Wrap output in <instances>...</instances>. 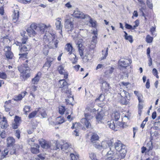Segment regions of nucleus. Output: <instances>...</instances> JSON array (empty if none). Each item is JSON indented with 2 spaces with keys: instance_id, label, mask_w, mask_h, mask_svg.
<instances>
[{
  "instance_id": "57",
  "label": "nucleus",
  "mask_w": 160,
  "mask_h": 160,
  "mask_svg": "<svg viewBox=\"0 0 160 160\" xmlns=\"http://www.w3.org/2000/svg\"><path fill=\"white\" fill-rule=\"evenodd\" d=\"M152 73L155 76H156L157 78H158V71L156 69L154 68L152 70Z\"/></svg>"
},
{
  "instance_id": "12",
  "label": "nucleus",
  "mask_w": 160,
  "mask_h": 160,
  "mask_svg": "<svg viewBox=\"0 0 160 160\" xmlns=\"http://www.w3.org/2000/svg\"><path fill=\"white\" fill-rule=\"evenodd\" d=\"M72 15L75 17L81 19L85 18L86 16H88V15L86 16L82 12H81L78 10H75Z\"/></svg>"
},
{
  "instance_id": "64",
  "label": "nucleus",
  "mask_w": 160,
  "mask_h": 160,
  "mask_svg": "<svg viewBox=\"0 0 160 160\" xmlns=\"http://www.w3.org/2000/svg\"><path fill=\"white\" fill-rule=\"evenodd\" d=\"M138 99L139 101V103H142L143 102V100L142 99V98L141 96H138Z\"/></svg>"
},
{
  "instance_id": "17",
  "label": "nucleus",
  "mask_w": 160,
  "mask_h": 160,
  "mask_svg": "<svg viewBox=\"0 0 160 160\" xmlns=\"http://www.w3.org/2000/svg\"><path fill=\"white\" fill-rule=\"evenodd\" d=\"M39 145L37 144H34V145H32L31 147V150L32 153L33 154H37L39 152Z\"/></svg>"
},
{
  "instance_id": "27",
  "label": "nucleus",
  "mask_w": 160,
  "mask_h": 160,
  "mask_svg": "<svg viewBox=\"0 0 160 160\" xmlns=\"http://www.w3.org/2000/svg\"><path fill=\"white\" fill-rule=\"evenodd\" d=\"M98 135L97 134L93 133L91 137V141L93 143L94 145V144L95 143L97 144L98 143L96 141H98Z\"/></svg>"
},
{
  "instance_id": "26",
  "label": "nucleus",
  "mask_w": 160,
  "mask_h": 160,
  "mask_svg": "<svg viewBox=\"0 0 160 160\" xmlns=\"http://www.w3.org/2000/svg\"><path fill=\"white\" fill-rule=\"evenodd\" d=\"M7 144L8 146L13 145L15 142V139L12 137H8L7 138Z\"/></svg>"
},
{
  "instance_id": "9",
  "label": "nucleus",
  "mask_w": 160,
  "mask_h": 160,
  "mask_svg": "<svg viewBox=\"0 0 160 160\" xmlns=\"http://www.w3.org/2000/svg\"><path fill=\"white\" fill-rule=\"evenodd\" d=\"M65 27L68 29V31L71 32L74 28L73 20L70 19H68L65 22Z\"/></svg>"
},
{
  "instance_id": "22",
  "label": "nucleus",
  "mask_w": 160,
  "mask_h": 160,
  "mask_svg": "<svg viewBox=\"0 0 160 160\" xmlns=\"http://www.w3.org/2000/svg\"><path fill=\"white\" fill-rule=\"evenodd\" d=\"M27 93V92L26 91L21 93L14 97V100L17 101L22 100Z\"/></svg>"
},
{
  "instance_id": "47",
  "label": "nucleus",
  "mask_w": 160,
  "mask_h": 160,
  "mask_svg": "<svg viewBox=\"0 0 160 160\" xmlns=\"http://www.w3.org/2000/svg\"><path fill=\"white\" fill-rule=\"evenodd\" d=\"M146 4L148 7L152 9L153 8V5L152 3V0H147Z\"/></svg>"
},
{
  "instance_id": "28",
  "label": "nucleus",
  "mask_w": 160,
  "mask_h": 160,
  "mask_svg": "<svg viewBox=\"0 0 160 160\" xmlns=\"http://www.w3.org/2000/svg\"><path fill=\"white\" fill-rule=\"evenodd\" d=\"M39 113L41 115L43 118H46L47 114L45 110L43 108H39L38 110Z\"/></svg>"
},
{
  "instance_id": "34",
  "label": "nucleus",
  "mask_w": 160,
  "mask_h": 160,
  "mask_svg": "<svg viewBox=\"0 0 160 160\" xmlns=\"http://www.w3.org/2000/svg\"><path fill=\"white\" fill-rule=\"evenodd\" d=\"M112 117L114 118L116 121H117L119 119L120 117V114L118 112H116L112 114Z\"/></svg>"
},
{
  "instance_id": "10",
  "label": "nucleus",
  "mask_w": 160,
  "mask_h": 160,
  "mask_svg": "<svg viewBox=\"0 0 160 160\" xmlns=\"http://www.w3.org/2000/svg\"><path fill=\"white\" fill-rule=\"evenodd\" d=\"M132 62L130 60L121 59L118 61V64L121 67L126 68Z\"/></svg>"
},
{
  "instance_id": "43",
  "label": "nucleus",
  "mask_w": 160,
  "mask_h": 160,
  "mask_svg": "<svg viewBox=\"0 0 160 160\" xmlns=\"http://www.w3.org/2000/svg\"><path fill=\"white\" fill-rule=\"evenodd\" d=\"M90 20L89 21V22L91 24V26L92 27H95L96 25V22L93 20L92 18L89 17Z\"/></svg>"
},
{
  "instance_id": "33",
  "label": "nucleus",
  "mask_w": 160,
  "mask_h": 160,
  "mask_svg": "<svg viewBox=\"0 0 160 160\" xmlns=\"http://www.w3.org/2000/svg\"><path fill=\"white\" fill-rule=\"evenodd\" d=\"M18 146L13 147L10 150L9 153L11 155L16 154L17 149L18 148Z\"/></svg>"
},
{
  "instance_id": "31",
  "label": "nucleus",
  "mask_w": 160,
  "mask_h": 160,
  "mask_svg": "<svg viewBox=\"0 0 160 160\" xmlns=\"http://www.w3.org/2000/svg\"><path fill=\"white\" fill-rule=\"evenodd\" d=\"M77 45H78V51L79 52L80 55L81 57H82V58H83V52L82 50V44H81L80 43H79V42H78V43L77 44Z\"/></svg>"
},
{
  "instance_id": "20",
  "label": "nucleus",
  "mask_w": 160,
  "mask_h": 160,
  "mask_svg": "<svg viewBox=\"0 0 160 160\" xmlns=\"http://www.w3.org/2000/svg\"><path fill=\"white\" fill-rule=\"evenodd\" d=\"M3 120L0 122L1 127L2 129H5L8 126L7 120L5 117H2Z\"/></svg>"
},
{
  "instance_id": "37",
  "label": "nucleus",
  "mask_w": 160,
  "mask_h": 160,
  "mask_svg": "<svg viewBox=\"0 0 160 160\" xmlns=\"http://www.w3.org/2000/svg\"><path fill=\"white\" fill-rule=\"evenodd\" d=\"M49 47L48 45H45L43 48V54L46 56L48 55V52Z\"/></svg>"
},
{
  "instance_id": "18",
  "label": "nucleus",
  "mask_w": 160,
  "mask_h": 160,
  "mask_svg": "<svg viewBox=\"0 0 160 160\" xmlns=\"http://www.w3.org/2000/svg\"><path fill=\"white\" fill-rule=\"evenodd\" d=\"M41 73L38 72L35 77L32 79V83L33 84H37L41 78Z\"/></svg>"
},
{
  "instance_id": "14",
  "label": "nucleus",
  "mask_w": 160,
  "mask_h": 160,
  "mask_svg": "<svg viewBox=\"0 0 160 160\" xmlns=\"http://www.w3.org/2000/svg\"><path fill=\"white\" fill-rule=\"evenodd\" d=\"M60 18H57L56 19V22L55 23V25L56 28L57 30H60V33L62 34V25L61 24Z\"/></svg>"
},
{
  "instance_id": "51",
  "label": "nucleus",
  "mask_w": 160,
  "mask_h": 160,
  "mask_svg": "<svg viewBox=\"0 0 160 160\" xmlns=\"http://www.w3.org/2000/svg\"><path fill=\"white\" fill-rule=\"evenodd\" d=\"M0 78L3 79H6L7 78L6 73L4 72H0Z\"/></svg>"
},
{
  "instance_id": "7",
  "label": "nucleus",
  "mask_w": 160,
  "mask_h": 160,
  "mask_svg": "<svg viewBox=\"0 0 160 160\" xmlns=\"http://www.w3.org/2000/svg\"><path fill=\"white\" fill-rule=\"evenodd\" d=\"M112 144V140L108 141V142L107 141H104L102 142L101 145L98 143L94 144V146L96 148L100 150H101L102 148L105 149L107 148L108 146L110 147H111Z\"/></svg>"
},
{
  "instance_id": "35",
  "label": "nucleus",
  "mask_w": 160,
  "mask_h": 160,
  "mask_svg": "<svg viewBox=\"0 0 160 160\" xmlns=\"http://www.w3.org/2000/svg\"><path fill=\"white\" fill-rule=\"evenodd\" d=\"M37 87L34 85H33L31 87V91H30V94L34 98L35 95L34 94L33 92L36 91L37 90Z\"/></svg>"
},
{
  "instance_id": "55",
  "label": "nucleus",
  "mask_w": 160,
  "mask_h": 160,
  "mask_svg": "<svg viewBox=\"0 0 160 160\" xmlns=\"http://www.w3.org/2000/svg\"><path fill=\"white\" fill-rule=\"evenodd\" d=\"M137 0L139 2L140 4L141 5L143 6L142 7V8H143V9H145V3L144 2V1L143 0Z\"/></svg>"
},
{
  "instance_id": "52",
  "label": "nucleus",
  "mask_w": 160,
  "mask_h": 160,
  "mask_svg": "<svg viewBox=\"0 0 160 160\" xmlns=\"http://www.w3.org/2000/svg\"><path fill=\"white\" fill-rule=\"evenodd\" d=\"M104 99V96L102 94H101L98 98H97L96 100V101L99 100L100 101H103Z\"/></svg>"
},
{
  "instance_id": "45",
  "label": "nucleus",
  "mask_w": 160,
  "mask_h": 160,
  "mask_svg": "<svg viewBox=\"0 0 160 160\" xmlns=\"http://www.w3.org/2000/svg\"><path fill=\"white\" fill-rule=\"evenodd\" d=\"M65 107L62 106H60L59 107V112L61 114H63L65 111Z\"/></svg>"
},
{
  "instance_id": "32",
  "label": "nucleus",
  "mask_w": 160,
  "mask_h": 160,
  "mask_svg": "<svg viewBox=\"0 0 160 160\" xmlns=\"http://www.w3.org/2000/svg\"><path fill=\"white\" fill-rule=\"evenodd\" d=\"M57 121L55 123H53V124H61L64 122V119L63 117H58L57 118Z\"/></svg>"
},
{
  "instance_id": "46",
  "label": "nucleus",
  "mask_w": 160,
  "mask_h": 160,
  "mask_svg": "<svg viewBox=\"0 0 160 160\" xmlns=\"http://www.w3.org/2000/svg\"><path fill=\"white\" fill-rule=\"evenodd\" d=\"M89 157L92 160H97L96 155L93 152H91L89 154Z\"/></svg>"
},
{
  "instance_id": "62",
  "label": "nucleus",
  "mask_w": 160,
  "mask_h": 160,
  "mask_svg": "<svg viewBox=\"0 0 160 160\" xmlns=\"http://www.w3.org/2000/svg\"><path fill=\"white\" fill-rule=\"evenodd\" d=\"M97 36H93L92 37V39L91 42L93 43H97Z\"/></svg>"
},
{
  "instance_id": "61",
  "label": "nucleus",
  "mask_w": 160,
  "mask_h": 160,
  "mask_svg": "<svg viewBox=\"0 0 160 160\" xmlns=\"http://www.w3.org/2000/svg\"><path fill=\"white\" fill-rule=\"evenodd\" d=\"M20 120V118L18 116H16L14 119V122L16 123H19Z\"/></svg>"
},
{
  "instance_id": "13",
  "label": "nucleus",
  "mask_w": 160,
  "mask_h": 160,
  "mask_svg": "<svg viewBox=\"0 0 160 160\" xmlns=\"http://www.w3.org/2000/svg\"><path fill=\"white\" fill-rule=\"evenodd\" d=\"M39 142L42 147L43 148L48 149L50 147V143L48 141H45V140L43 139L40 140Z\"/></svg>"
},
{
  "instance_id": "44",
  "label": "nucleus",
  "mask_w": 160,
  "mask_h": 160,
  "mask_svg": "<svg viewBox=\"0 0 160 160\" xmlns=\"http://www.w3.org/2000/svg\"><path fill=\"white\" fill-rule=\"evenodd\" d=\"M70 156L72 160H77L79 158L78 155H75L74 153H71Z\"/></svg>"
},
{
  "instance_id": "2",
  "label": "nucleus",
  "mask_w": 160,
  "mask_h": 160,
  "mask_svg": "<svg viewBox=\"0 0 160 160\" xmlns=\"http://www.w3.org/2000/svg\"><path fill=\"white\" fill-rule=\"evenodd\" d=\"M44 42L47 43L49 48L55 49L58 47L59 41L56 36L54 34H49L43 36Z\"/></svg>"
},
{
  "instance_id": "23",
  "label": "nucleus",
  "mask_w": 160,
  "mask_h": 160,
  "mask_svg": "<svg viewBox=\"0 0 160 160\" xmlns=\"http://www.w3.org/2000/svg\"><path fill=\"white\" fill-rule=\"evenodd\" d=\"M107 126L110 128L115 131H117V126H116L113 121H108Z\"/></svg>"
},
{
  "instance_id": "58",
  "label": "nucleus",
  "mask_w": 160,
  "mask_h": 160,
  "mask_svg": "<svg viewBox=\"0 0 160 160\" xmlns=\"http://www.w3.org/2000/svg\"><path fill=\"white\" fill-rule=\"evenodd\" d=\"M125 27L127 29H132L133 30L132 26L129 24L126 23L125 25Z\"/></svg>"
},
{
  "instance_id": "48",
  "label": "nucleus",
  "mask_w": 160,
  "mask_h": 160,
  "mask_svg": "<svg viewBox=\"0 0 160 160\" xmlns=\"http://www.w3.org/2000/svg\"><path fill=\"white\" fill-rule=\"evenodd\" d=\"M37 113V112L35 111L31 113L28 115V118L29 119L32 118L34 117Z\"/></svg>"
},
{
  "instance_id": "63",
  "label": "nucleus",
  "mask_w": 160,
  "mask_h": 160,
  "mask_svg": "<svg viewBox=\"0 0 160 160\" xmlns=\"http://www.w3.org/2000/svg\"><path fill=\"white\" fill-rule=\"evenodd\" d=\"M0 136L2 138H4L6 137V134L5 132L4 131L2 132L1 133Z\"/></svg>"
},
{
  "instance_id": "21",
  "label": "nucleus",
  "mask_w": 160,
  "mask_h": 160,
  "mask_svg": "<svg viewBox=\"0 0 160 160\" xmlns=\"http://www.w3.org/2000/svg\"><path fill=\"white\" fill-rule=\"evenodd\" d=\"M118 152H119L118 153L119 154L120 160L124 158L126 156L127 152L126 150L125 149V148H123L122 149H120V150Z\"/></svg>"
},
{
  "instance_id": "38",
  "label": "nucleus",
  "mask_w": 160,
  "mask_h": 160,
  "mask_svg": "<svg viewBox=\"0 0 160 160\" xmlns=\"http://www.w3.org/2000/svg\"><path fill=\"white\" fill-rule=\"evenodd\" d=\"M153 38L151 37L150 35H148L146 38V41L148 43H151L153 41Z\"/></svg>"
},
{
  "instance_id": "16",
  "label": "nucleus",
  "mask_w": 160,
  "mask_h": 160,
  "mask_svg": "<svg viewBox=\"0 0 160 160\" xmlns=\"http://www.w3.org/2000/svg\"><path fill=\"white\" fill-rule=\"evenodd\" d=\"M119 94L121 97H125L128 100H129L130 98V96L129 93L122 89H120Z\"/></svg>"
},
{
  "instance_id": "8",
  "label": "nucleus",
  "mask_w": 160,
  "mask_h": 160,
  "mask_svg": "<svg viewBox=\"0 0 160 160\" xmlns=\"http://www.w3.org/2000/svg\"><path fill=\"white\" fill-rule=\"evenodd\" d=\"M111 147L110 148V150L108 151L106 155V157L108 159L113 160H120L119 154L117 152H115L111 150Z\"/></svg>"
},
{
  "instance_id": "41",
  "label": "nucleus",
  "mask_w": 160,
  "mask_h": 160,
  "mask_svg": "<svg viewBox=\"0 0 160 160\" xmlns=\"http://www.w3.org/2000/svg\"><path fill=\"white\" fill-rule=\"evenodd\" d=\"M150 31L151 34V35L155 37L157 35V34L155 32L156 31V27H152L150 29Z\"/></svg>"
},
{
  "instance_id": "60",
  "label": "nucleus",
  "mask_w": 160,
  "mask_h": 160,
  "mask_svg": "<svg viewBox=\"0 0 160 160\" xmlns=\"http://www.w3.org/2000/svg\"><path fill=\"white\" fill-rule=\"evenodd\" d=\"M15 135L19 139L20 137V131L18 130H16Z\"/></svg>"
},
{
  "instance_id": "53",
  "label": "nucleus",
  "mask_w": 160,
  "mask_h": 160,
  "mask_svg": "<svg viewBox=\"0 0 160 160\" xmlns=\"http://www.w3.org/2000/svg\"><path fill=\"white\" fill-rule=\"evenodd\" d=\"M96 43H93L91 42L89 44L88 47L91 49H93L96 47Z\"/></svg>"
},
{
  "instance_id": "5",
  "label": "nucleus",
  "mask_w": 160,
  "mask_h": 160,
  "mask_svg": "<svg viewBox=\"0 0 160 160\" xmlns=\"http://www.w3.org/2000/svg\"><path fill=\"white\" fill-rule=\"evenodd\" d=\"M61 142L62 143L61 144V142H59L58 141H56L55 144V147H54V149L56 150L58 149L59 150L60 148L63 151H65L67 150L68 151V149L70 148V144L63 140H62Z\"/></svg>"
},
{
  "instance_id": "29",
  "label": "nucleus",
  "mask_w": 160,
  "mask_h": 160,
  "mask_svg": "<svg viewBox=\"0 0 160 160\" xmlns=\"http://www.w3.org/2000/svg\"><path fill=\"white\" fill-rule=\"evenodd\" d=\"M108 83L106 82H103L102 84L101 88L102 90H104L106 92L108 91L110 88Z\"/></svg>"
},
{
  "instance_id": "36",
  "label": "nucleus",
  "mask_w": 160,
  "mask_h": 160,
  "mask_svg": "<svg viewBox=\"0 0 160 160\" xmlns=\"http://www.w3.org/2000/svg\"><path fill=\"white\" fill-rule=\"evenodd\" d=\"M108 48H107L105 51H102V54L103 56L101 58V59L103 60L105 59L107 57L108 54Z\"/></svg>"
},
{
  "instance_id": "54",
  "label": "nucleus",
  "mask_w": 160,
  "mask_h": 160,
  "mask_svg": "<svg viewBox=\"0 0 160 160\" xmlns=\"http://www.w3.org/2000/svg\"><path fill=\"white\" fill-rule=\"evenodd\" d=\"M18 1L20 2L24 3V4H27V3H29L31 2V0H17Z\"/></svg>"
},
{
  "instance_id": "59",
  "label": "nucleus",
  "mask_w": 160,
  "mask_h": 160,
  "mask_svg": "<svg viewBox=\"0 0 160 160\" xmlns=\"http://www.w3.org/2000/svg\"><path fill=\"white\" fill-rule=\"evenodd\" d=\"M73 55H74V57H73V58H72L71 59V61L72 63H75L77 62L78 59L76 58V56L74 54Z\"/></svg>"
},
{
  "instance_id": "30",
  "label": "nucleus",
  "mask_w": 160,
  "mask_h": 160,
  "mask_svg": "<svg viewBox=\"0 0 160 160\" xmlns=\"http://www.w3.org/2000/svg\"><path fill=\"white\" fill-rule=\"evenodd\" d=\"M124 32L125 33L124 38L125 39L128 40L131 43H132L133 41L132 37L131 35H128V33L125 31H124Z\"/></svg>"
},
{
  "instance_id": "11",
  "label": "nucleus",
  "mask_w": 160,
  "mask_h": 160,
  "mask_svg": "<svg viewBox=\"0 0 160 160\" xmlns=\"http://www.w3.org/2000/svg\"><path fill=\"white\" fill-rule=\"evenodd\" d=\"M58 69L60 74L64 75L65 79H66L68 78V73L64 69V67L62 65L59 66Z\"/></svg>"
},
{
  "instance_id": "24",
  "label": "nucleus",
  "mask_w": 160,
  "mask_h": 160,
  "mask_svg": "<svg viewBox=\"0 0 160 160\" xmlns=\"http://www.w3.org/2000/svg\"><path fill=\"white\" fill-rule=\"evenodd\" d=\"M19 12L16 10L14 11L12 15V20L14 23H16L18 20L19 17Z\"/></svg>"
},
{
  "instance_id": "3",
  "label": "nucleus",
  "mask_w": 160,
  "mask_h": 160,
  "mask_svg": "<svg viewBox=\"0 0 160 160\" xmlns=\"http://www.w3.org/2000/svg\"><path fill=\"white\" fill-rule=\"evenodd\" d=\"M21 34L22 38L21 39L22 42H15L16 45L18 46V49L20 52H25L29 50L31 48V46L27 44L28 40V37L27 36Z\"/></svg>"
},
{
  "instance_id": "15",
  "label": "nucleus",
  "mask_w": 160,
  "mask_h": 160,
  "mask_svg": "<svg viewBox=\"0 0 160 160\" xmlns=\"http://www.w3.org/2000/svg\"><path fill=\"white\" fill-rule=\"evenodd\" d=\"M5 48L7 50L5 53L6 58L8 59H12L13 57V53L11 51V47L9 46Z\"/></svg>"
},
{
  "instance_id": "39",
  "label": "nucleus",
  "mask_w": 160,
  "mask_h": 160,
  "mask_svg": "<svg viewBox=\"0 0 160 160\" xmlns=\"http://www.w3.org/2000/svg\"><path fill=\"white\" fill-rule=\"evenodd\" d=\"M103 115L100 113H98V115L96 116V118L98 122H101V121L103 117Z\"/></svg>"
},
{
  "instance_id": "56",
  "label": "nucleus",
  "mask_w": 160,
  "mask_h": 160,
  "mask_svg": "<svg viewBox=\"0 0 160 160\" xmlns=\"http://www.w3.org/2000/svg\"><path fill=\"white\" fill-rule=\"evenodd\" d=\"M134 23H135V25L132 27L133 30L135 29L136 28L138 27L139 25V21L138 20H136Z\"/></svg>"
},
{
  "instance_id": "1",
  "label": "nucleus",
  "mask_w": 160,
  "mask_h": 160,
  "mask_svg": "<svg viewBox=\"0 0 160 160\" xmlns=\"http://www.w3.org/2000/svg\"><path fill=\"white\" fill-rule=\"evenodd\" d=\"M51 27L49 24L46 25L44 23H40L38 26L36 23H33L28 28L27 31L30 37H32L37 34L36 31L40 32L41 33H43L46 28Z\"/></svg>"
},
{
  "instance_id": "4",
  "label": "nucleus",
  "mask_w": 160,
  "mask_h": 160,
  "mask_svg": "<svg viewBox=\"0 0 160 160\" xmlns=\"http://www.w3.org/2000/svg\"><path fill=\"white\" fill-rule=\"evenodd\" d=\"M92 114V113H85V118H82L81 120V123L83 125H84L87 128H90L91 127L89 121L93 117Z\"/></svg>"
},
{
  "instance_id": "25",
  "label": "nucleus",
  "mask_w": 160,
  "mask_h": 160,
  "mask_svg": "<svg viewBox=\"0 0 160 160\" xmlns=\"http://www.w3.org/2000/svg\"><path fill=\"white\" fill-rule=\"evenodd\" d=\"M73 49L72 45L70 43H68L65 45V49L69 52L68 54L69 55L72 54Z\"/></svg>"
},
{
  "instance_id": "49",
  "label": "nucleus",
  "mask_w": 160,
  "mask_h": 160,
  "mask_svg": "<svg viewBox=\"0 0 160 160\" xmlns=\"http://www.w3.org/2000/svg\"><path fill=\"white\" fill-rule=\"evenodd\" d=\"M18 70L20 73L25 74L26 73V70H25L22 66L21 65L18 67Z\"/></svg>"
},
{
  "instance_id": "6",
  "label": "nucleus",
  "mask_w": 160,
  "mask_h": 160,
  "mask_svg": "<svg viewBox=\"0 0 160 160\" xmlns=\"http://www.w3.org/2000/svg\"><path fill=\"white\" fill-rule=\"evenodd\" d=\"M59 86L60 88H62V92L71 95V92L68 89L67 82L65 79H63L60 80L59 81Z\"/></svg>"
},
{
  "instance_id": "40",
  "label": "nucleus",
  "mask_w": 160,
  "mask_h": 160,
  "mask_svg": "<svg viewBox=\"0 0 160 160\" xmlns=\"http://www.w3.org/2000/svg\"><path fill=\"white\" fill-rule=\"evenodd\" d=\"M147 147L148 151H150L152 149V142L151 141H150L147 144Z\"/></svg>"
},
{
  "instance_id": "19",
  "label": "nucleus",
  "mask_w": 160,
  "mask_h": 160,
  "mask_svg": "<svg viewBox=\"0 0 160 160\" xmlns=\"http://www.w3.org/2000/svg\"><path fill=\"white\" fill-rule=\"evenodd\" d=\"M114 148L116 150L119 151L120 149L125 148V146L121 143L120 141H118L114 143Z\"/></svg>"
},
{
  "instance_id": "50",
  "label": "nucleus",
  "mask_w": 160,
  "mask_h": 160,
  "mask_svg": "<svg viewBox=\"0 0 160 160\" xmlns=\"http://www.w3.org/2000/svg\"><path fill=\"white\" fill-rule=\"evenodd\" d=\"M30 108L31 107L29 106H26L24 107L23 108V111L25 112L26 114H27V112L30 111Z\"/></svg>"
},
{
  "instance_id": "42",
  "label": "nucleus",
  "mask_w": 160,
  "mask_h": 160,
  "mask_svg": "<svg viewBox=\"0 0 160 160\" xmlns=\"http://www.w3.org/2000/svg\"><path fill=\"white\" fill-rule=\"evenodd\" d=\"M122 98L120 100L121 103L123 104H127L128 103L129 100L126 99L125 97H121Z\"/></svg>"
}]
</instances>
